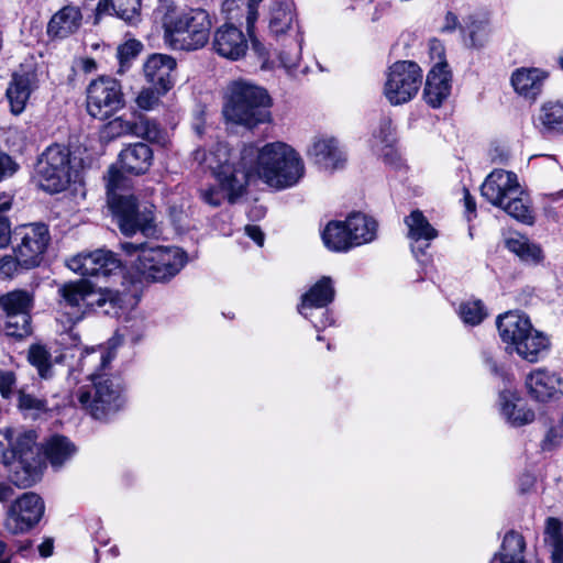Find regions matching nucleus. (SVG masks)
Segmentation results:
<instances>
[{
    "label": "nucleus",
    "mask_w": 563,
    "mask_h": 563,
    "mask_svg": "<svg viewBox=\"0 0 563 563\" xmlns=\"http://www.w3.org/2000/svg\"><path fill=\"white\" fill-rule=\"evenodd\" d=\"M539 121L551 132L563 133V102L549 101L541 107Z\"/></svg>",
    "instance_id": "obj_42"
},
{
    "label": "nucleus",
    "mask_w": 563,
    "mask_h": 563,
    "mask_svg": "<svg viewBox=\"0 0 563 563\" xmlns=\"http://www.w3.org/2000/svg\"><path fill=\"white\" fill-rule=\"evenodd\" d=\"M526 387L531 398L540 402L558 400L563 396L562 377L543 367L536 368L527 375Z\"/></svg>",
    "instance_id": "obj_19"
},
{
    "label": "nucleus",
    "mask_w": 563,
    "mask_h": 563,
    "mask_svg": "<svg viewBox=\"0 0 563 563\" xmlns=\"http://www.w3.org/2000/svg\"><path fill=\"white\" fill-rule=\"evenodd\" d=\"M307 155L319 168L330 172L343 167L346 162L344 146L336 137L327 134L312 139Z\"/></svg>",
    "instance_id": "obj_17"
},
{
    "label": "nucleus",
    "mask_w": 563,
    "mask_h": 563,
    "mask_svg": "<svg viewBox=\"0 0 563 563\" xmlns=\"http://www.w3.org/2000/svg\"><path fill=\"white\" fill-rule=\"evenodd\" d=\"M563 440V417L556 421H552L548 428L543 440L541 441V449L543 451H552L561 445Z\"/></svg>",
    "instance_id": "obj_47"
},
{
    "label": "nucleus",
    "mask_w": 563,
    "mask_h": 563,
    "mask_svg": "<svg viewBox=\"0 0 563 563\" xmlns=\"http://www.w3.org/2000/svg\"><path fill=\"white\" fill-rule=\"evenodd\" d=\"M496 324L501 341L511 350L533 330L529 318L519 311H508L499 316Z\"/></svg>",
    "instance_id": "obj_23"
},
{
    "label": "nucleus",
    "mask_w": 563,
    "mask_h": 563,
    "mask_svg": "<svg viewBox=\"0 0 563 563\" xmlns=\"http://www.w3.org/2000/svg\"><path fill=\"white\" fill-rule=\"evenodd\" d=\"M271 107L272 98L264 88L238 79L228 86L222 113L228 122L254 129L272 120Z\"/></svg>",
    "instance_id": "obj_3"
},
{
    "label": "nucleus",
    "mask_w": 563,
    "mask_h": 563,
    "mask_svg": "<svg viewBox=\"0 0 563 563\" xmlns=\"http://www.w3.org/2000/svg\"><path fill=\"white\" fill-rule=\"evenodd\" d=\"M547 75L538 68H520L511 76L515 90L525 98L534 100L541 92Z\"/></svg>",
    "instance_id": "obj_31"
},
{
    "label": "nucleus",
    "mask_w": 563,
    "mask_h": 563,
    "mask_svg": "<svg viewBox=\"0 0 563 563\" xmlns=\"http://www.w3.org/2000/svg\"><path fill=\"white\" fill-rule=\"evenodd\" d=\"M33 306V296L26 290H12L0 297V307L5 314L30 313Z\"/></svg>",
    "instance_id": "obj_40"
},
{
    "label": "nucleus",
    "mask_w": 563,
    "mask_h": 563,
    "mask_svg": "<svg viewBox=\"0 0 563 563\" xmlns=\"http://www.w3.org/2000/svg\"><path fill=\"white\" fill-rule=\"evenodd\" d=\"M43 514L42 498L34 493H24L9 506L4 525L12 533L25 532L40 521Z\"/></svg>",
    "instance_id": "obj_16"
},
{
    "label": "nucleus",
    "mask_w": 563,
    "mask_h": 563,
    "mask_svg": "<svg viewBox=\"0 0 563 563\" xmlns=\"http://www.w3.org/2000/svg\"><path fill=\"white\" fill-rule=\"evenodd\" d=\"M53 548H54V545H53V541L51 539H47L44 542H42L38 547L41 556L48 558L49 555H52Z\"/></svg>",
    "instance_id": "obj_64"
},
{
    "label": "nucleus",
    "mask_w": 563,
    "mask_h": 563,
    "mask_svg": "<svg viewBox=\"0 0 563 563\" xmlns=\"http://www.w3.org/2000/svg\"><path fill=\"white\" fill-rule=\"evenodd\" d=\"M483 361L485 366L488 368L492 375L500 378L504 383V387L511 386V376L507 373L504 365L499 364L490 352H483Z\"/></svg>",
    "instance_id": "obj_49"
},
{
    "label": "nucleus",
    "mask_w": 563,
    "mask_h": 563,
    "mask_svg": "<svg viewBox=\"0 0 563 563\" xmlns=\"http://www.w3.org/2000/svg\"><path fill=\"white\" fill-rule=\"evenodd\" d=\"M88 113L98 120H107L124 107V95L120 82L111 77H99L87 88Z\"/></svg>",
    "instance_id": "obj_13"
},
{
    "label": "nucleus",
    "mask_w": 563,
    "mask_h": 563,
    "mask_svg": "<svg viewBox=\"0 0 563 563\" xmlns=\"http://www.w3.org/2000/svg\"><path fill=\"white\" fill-rule=\"evenodd\" d=\"M18 266H20V262L18 261L15 255H5L0 258V273L8 277L12 276L15 273Z\"/></svg>",
    "instance_id": "obj_60"
},
{
    "label": "nucleus",
    "mask_w": 563,
    "mask_h": 563,
    "mask_svg": "<svg viewBox=\"0 0 563 563\" xmlns=\"http://www.w3.org/2000/svg\"><path fill=\"white\" fill-rule=\"evenodd\" d=\"M200 198L211 207H219L225 198L229 199V196L228 191L220 185V187L210 186L200 189Z\"/></svg>",
    "instance_id": "obj_50"
},
{
    "label": "nucleus",
    "mask_w": 563,
    "mask_h": 563,
    "mask_svg": "<svg viewBox=\"0 0 563 563\" xmlns=\"http://www.w3.org/2000/svg\"><path fill=\"white\" fill-rule=\"evenodd\" d=\"M422 82V71L418 64L410 60L396 62L389 67L384 95L394 104L410 101Z\"/></svg>",
    "instance_id": "obj_14"
},
{
    "label": "nucleus",
    "mask_w": 563,
    "mask_h": 563,
    "mask_svg": "<svg viewBox=\"0 0 563 563\" xmlns=\"http://www.w3.org/2000/svg\"><path fill=\"white\" fill-rule=\"evenodd\" d=\"M548 347V338L533 329L512 351L523 360L533 363L538 361L540 353L544 352Z\"/></svg>",
    "instance_id": "obj_36"
},
{
    "label": "nucleus",
    "mask_w": 563,
    "mask_h": 563,
    "mask_svg": "<svg viewBox=\"0 0 563 563\" xmlns=\"http://www.w3.org/2000/svg\"><path fill=\"white\" fill-rule=\"evenodd\" d=\"M76 453L75 445L63 435L52 437L45 445V454L53 467L58 468Z\"/></svg>",
    "instance_id": "obj_37"
},
{
    "label": "nucleus",
    "mask_w": 563,
    "mask_h": 563,
    "mask_svg": "<svg viewBox=\"0 0 563 563\" xmlns=\"http://www.w3.org/2000/svg\"><path fill=\"white\" fill-rule=\"evenodd\" d=\"M1 433L10 446L2 460L10 467L11 482L23 488L34 485L41 477L43 466L35 432H16L12 428H4Z\"/></svg>",
    "instance_id": "obj_5"
},
{
    "label": "nucleus",
    "mask_w": 563,
    "mask_h": 563,
    "mask_svg": "<svg viewBox=\"0 0 563 563\" xmlns=\"http://www.w3.org/2000/svg\"><path fill=\"white\" fill-rule=\"evenodd\" d=\"M544 542L551 552L552 563H563V533L559 519L550 517L545 522Z\"/></svg>",
    "instance_id": "obj_39"
},
{
    "label": "nucleus",
    "mask_w": 563,
    "mask_h": 563,
    "mask_svg": "<svg viewBox=\"0 0 563 563\" xmlns=\"http://www.w3.org/2000/svg\"><path fill=\"white\" fill-rule=\"evenodd\" d=\"M499 407L503 417L512 427L529 424L536 417L534 411L521 401L512 386H506L499 391Z\"/></svg>",
    "instance_id": "obj_24"
},
{
    "label": "nucleus",
    "mask_w": 563,
    "mask_h": 563,
    "mask_svg": "<svg viewBox=\"0 0 563 563\" xmlns=\"http://www.w3.org/2000/svg\"><path fill=\"white\" fill-rule=\"evenodd\" d=\"M481 191L487 201L500 207L512 196L521 195L522 188L515 173L495 169L486 177Z\"/></svg>",
    "instance_id": "obj_18"
},
{
    "label": "nucleus",
    "mask_w": 563,
    "mask_h": 563,
    "mask_svg": "<svg viewBox=\"0 0 563 563\" xmlns=\"http://www.w3.org/2000/svg\"><path fill=\"white\" fill-rule=\"evenodd\" d=\"M107 129L112 136L133 135L150 141L159 136L158 125L143 117L132 120L119 117L110 121Z\"/></svg>",
    "instance_id": "obj_26"
},
{
    "label": "nucleus",
    "mask_w": 563,
    "mask_h": 563,
    "mask_svg": "<svg viewBox=\"0 0 563 563\" xmlns=\"http://www.w3.org/2000/svg\"><path fill=\"white\" fill-rule=\"evenodd\" d=\"M57 294L58 308L68 317L69 329L89 311L103 309V312L109 314L119 308L122 301L118 291L96 288L87 279L64 283L58 287Z\"/></svg>",
    "instance_id": "obj_4"
},
{
    "label": "nucleus",
    "mask_w": 563,
    "mask_h": 563,
    "mask_svg": "<svg viewBox=\"0 0 563 563\" xmlns=\"http://www.w3.org/2000/svg\"><path fill=\"white\" fill-rule=\"evenodd\" d=\"M142 48V45L136 40L126 41L120 45L117 51V57L120 63L119 71L123 73L129 66L130 62L137 56Z\"/></svg>",
    "instance_id": "obj_48"
},
{
    "label": "nucleus",
    "mask_w": 563,
    "mask_h": 563,
    "mask_svg": "<svg viewBox=\"0 0 563 563\" xmlns=\"http://www.w3.org/2000/svg\"><path fill=\"white\" fill-rule=\"evenodd\" d=\"M527 542L525 537L516 531L509 530L505 533L499 550L493 555L489 563H527Z\"/></svg>",
    "instance_id": "obj_29"
},
{
    "label": "nucleus",
    "mask_w": 563,
    "mask_h": 563,
    "mask_svg": "<svg viewBox=\"0 0 563 563\" xmlns=\"http://www.w3.org/2000/svg\"><path fill=\"white\" fill-rule=\"evenodd\" d=\"M347 230L354 246L372 242L376 236L377 223L361 212L352 213L346 219Z\"/></svg>",
    "instance_id": "obj_33"
},
{
    "label": "nucleus",
    "mask_w": 563,
    "mask_h": 563,
    "mask_svg": "<svg viewBox=\"0 0 563 563\" xmlns=\"http://www.w3.org/2000/svg\"><path fill=\"white\" fill-rule=\"evenodd\" d=\"M67 265L73 272L91 277H109L121 273L123 267L118 255L104 249L80 253L71 257Z\"/></svg>",
    "instance_id": "obj_15"
},
{
    "label": "nucleus",
    "mask_w": 563,
    "mask_h": 563,
    "mask_svg": "<svg viewBox=\"0 0 563 563\" xmlns=\"http://www.w3.org/2000/svg\"><path fill=\"white\" fill-rule=\"evenodd\" d=\"M460 30L465 44L474 48L484 46L489 34L487 20H479L474 16H468L464 24L460 26Z\"/></svg>",
    "instance_id": "obj_38"
},
{
    "label": "nucleus",
    "mask_w": 563,
    "mask_h": 563,
    "mask_svg": "<svg viewBox=\"0 0 563 563\" xmlns=\"http://www.w3.org/2000/svg\"><path fill=\"white\" fill-rule=\"evenodd\" d=\"M263 0H247L246 26L251 33L255 22L258 19V5Z\"/></svg>",
    "instance_id": "obj_61"
},
{
    "label": "nucleus",
    "mask_w": 563,
    "mask_h": 563,
    "mask_svg": "<svg viewBox=\"0 0 563 563\" xmlns=\"http://www.w3.org/2000/svg\"><path fill=\"white\" fill-rule=\"evenodd\" d=\"M269 34L280 43L278 57L283 67L290 71L301 58L302 35L292 0H276L268 14Z\"/></svg>",
    "instance_id": "obj_8"
},
{
    "label": "nucleus",
    "mask_w": 563,
    "mask_h": 563,
    "mask_svg": "<svg viewBox=\"0 0 563 563\" xmlns=\"http://www.w3.org/2000/svg\"><path fill=\"white\" fill-rule=\"evenodd\" d=\"M82 19L79 7L65 5L52 15L47 24V34L53 38H66L81 27Z\"/></svg>",
    "instance_id": "obj_25"
},
{
    "label": "nucleus",
    "mask_w": 563,
    "mask_h": 563,
    "mask_svg": "<svg viewBox=\"0 0 563 563\" xmlns=\"http://www.w3.org/2000/svg\"><path fill=\"white\" fill-rule=\"evenodd\" d=\"M322 241L333 252H346L354 247L346 220L329 222L322 232Z\"/></svg>",
    "instance_id": "obj_34"
},
{
    "label": "nucleus",
    "mask_w": 563,
    "mask_h": 563,
    "mask_svg": "<svg viewBox=\"0 0 563 563\" xmlns=\"http://www.w3.org/2000/svg\"><path fill=\"white\" fill-rule=\"evenodd\" d=\"M48 227L42 222L22 224L13 230L12 250L20 266L33 268L41 264L49 245Z\"/></svg>",
    "instance_id": "obj_12"
},
{
    "label": "nucleus",
    "mask_w": 563,
    "mask_h": 563,
    "mask_svg": "<svg viewBox=\"0 0 563 563\" xmlns=\"http://www.w3.org/2000/svg\"><path fill=\"white\" fill-rule=\"evenodd\" d=\"M19 169V164L7 153L0 151V181L13 176Z\"/></svg>",
    "instance_id": "obj_54"
},
{
    "label": "nucleus",
    "mask_w": 563,
    "mask_h": 563,
    "mask_svg": "<svg viewBox=\"0 0 563 563\" xmlns=\"http://www.w3.org/2000/svg\"><path fill=\"white\" fill-rule=\"evenodd\" d=\"M13 231L9 219L0 214V249H5L10 243L12 244Z\"/></svg>",
    "instance_id": "obj_58"
},
{
    "label": "nucleus",
    "mask_w": 563,
    "mask_h": 563,
    "mask_svg": "<svg viewBox=\"0 0 563 563\" xmlns=\"http://www.w3.org/2000/svg\"><path fill=\"white\" fill-rule=\"evenodd\" d=\"M35 173L43 190L53 194L66 189L75 173L69 148L60 144L48 146L38 157Z\"/></svg>",
    "instance_id": "obj_11"
},
{
    "label": "nucleus",
    "mask_w": 563,
    "mask_h": 563,
    "mask_svg": "<svg viewBox=\"0 0 563 563\" xmlns=\"http://www.w3.org/2000/svg\"><path fill=\"white\" fill-rule=\"evenodd\" d=\"M335 296L332 279L328 276L321 277L301 297L298 311L306 319L311 318L313 309H321L330 305Z\"/></svg>",
    "instance_id": "obj_27"
},
{
    "label": "nucleus",
    "mask_w": 563,
    "mask_h": 563,
    "mask_svg": "<svg viewBox=\"0 0 563 563\" xmlns=\"http://www.w3.org/2000/svg\"><path fill=\"white\" fill-rule=\"evenodd\" d=\"M33 79L34 76L32 74L13 75L7 89V97L11 106V111L14 114H19L24 110L33 90Z\"/></svg>",
    "instance_id": "obj_32"
},
{
    "label": "nucleus",
    "mask_w": 563,
    "mask_h": 563,
    "mask_svg": "<svg viewBox=\"0 0 563 563\" xmlns=\"http://www.w3.org/2000/svg\"><path fill=\"white\" fill-rule=\"evenodd\" d=\"M167 213L175 227L183 228L187 218L186 203L183 200L169 202Z\"/></svg>",
    "instance_id": "obj_51"
},
{
    "label": "nucleus",
    "mask_w": 563,
    "mask_h": 563,
    "mask_svg": "<svg viewBox=\"0 0 563 563\" xmlns=\"http://www.w3.org/2000/svg\"><path fill=\"white\" fill-rule=\"evenodd\" d=\"M141 0H100L97 15L111 11L120 19L133 22L140 16Z\"/></svg>",
    "instance_id": "obj_35"
},
{
    "label": "nucleus",
    "mask_w": 563,
    "mask_h": 563,
    "mask_svg": "<svg viewBox=\"0 0 563 563\" xmlns=\"http://www.w3.org/2000/svg\"><path fill=\"white\" fill-rule=\"evenodd\" d=\"M499 208L522 223L531 224L533 222L529 198L523 191L521 195H516L509 198L505 205Z\"/></svg>",
    "instance_id": "obj_43"
},
{
    "label": "nucleus",
    "mask_w": 563,
    "mask_h": 563,
    "mask_svg": "<svg viewBox=\"0 0 563 563\" xmlns=\"http://www.w3.org/2000/svg\"><path fill=\"white\" fill-rule=\"evenodd\" d=\"M121 249L131 266L145 279L165 283L175 277L187 263L186 253L176 246H162L152 241L123 242Z\"/></svg>",
    "instance_id": "obj_2"
},
{
    "label": "nucleus",
    "mask_w": 563,
    "mask_h": 563,
    "mask_svg": "<svg viewBox=\"0 0 563 563\" xmlns=\"http://www.w3.org/2000/svg\"><path fill=\"white\" fill-rule=\"evenodd\" d=\"M27 361L36 368L43 379H49L54 375L53 360L49 350L43 344H32L27 350Z\"/></svg>",
    "instance_id": "obj_41"
},
{
    "label": "nucleus",
    "mask_w": 563,
    "mask_h": 563,
    "mask_svg": "<svg viewBox=\"0 0 563 563\" xmlns=\"http://www.w3.org/2000/svg\"><path fill=\"white\" fill-rule=\"evenodd\" d=\"M245 233L249 238H251L258 246H263L265 235L260 227L249 224L245 227Z\"/></svg>",
    "instance_id": "obj_62"
},
{
    "label": "nucleus",
    "mask_w": 563,
    "mask_h": 563,
    "mask_svg": "<svg viewBox=\"0 0 563 563\" xmlns=\"http://www.w3.org/2000/svg\"><path fill=\"white\" fill-rule=\"evenodd\" d=\"M212 47L220 56L238 60L245 55L249 46L240 27L232 23H224L214 31Z\"/></svg>",
    "instance_id": "obj_20"
},
{
    "label": "nucleus",
    "mask_w": 563,
    "mask_h": 563,
    "mask_svg": "<svg viewBox=\"0 0 563 563\" xmlns=\"http://www.w3.org/2000/svg\"><path fill=\"white\" fill-rule=\"evenodd\" d=\"M241 158L245 165L249 164L250 177L257 175L277 189L295 186L305 175L300 154L280 141L267 143L261 148L253 144L244 145Z\"/></svg>",
    "instance_id": "obj_1"
},
{
    "label": "nucleus",
    "mask_w": 563,
    "mask_h": 563,
    "mask_svg": "<svg viewBox=\"0 0 563 563\" xmlns=\"http://www.w3.org/2000/svg\"><path fill=\"white\" fill-rule=\"evenodd\" d=\"M123 174L119 169L111 167L108 172L107 181L108 205L117 218L120 231L125 236H132L137 231L146 236L154 234L155 227L153 224L152 206H144L141 210L133 195L119 192L123 187Z\"/></svg>",
    "instance_id": "obj_6"
},
{
    "label": "nucleus",
    "mask_w": 563,
    "mask_h": 563,
    "mask_svg": "<svg viewBox=\"0 0 563 563\" xmlns=\"http://www.w3.org/2000/svg\"><path fill=\"white\" fill-rule=\"evenodd\" d=\"M18 408L25 416L32 418L38 417L41 413L46 412L48 409L46 399L27 393L25 388H21L18 391Z\"/></svg>",
    "instance_id": "obj_44"
},
{
    "label": "nucleus",
    "mask_w": 563,
    "mask_h": 563,
    "mask_svg": "<svg viewBox=\"0 0 563 563\" xmlns=\"http://www.w3.org/2000/svg\"><path fill=\"white\" fill-rule=\"evenodd\" d=\"M457 26H461L459 24V19L453 12H448L444 16V22L441 26L442 32H453L456 30Z\"/></svg>",
    "instance_id": "obj_63"
},
{
    "label": "nucleus",
    "mask_w": 563,
    "mask_h": 563,
    "mask_svg": "<svg viewBox=\"0 0 563 563\" xmlns=\"http://www.w3.org/2000/svg\"><path fill=\"white\" fill-rule=\"evenodd\" d=\"M393 124L389 118H383L379 121L378 132L375 133V137L379 139L382 143L389 145L393 142Z\"/></svg>",
    "instance_id": "obj_55"
},
{
    "label": "nucleus",
    "mask_w": 563,
    "mask_h": 563,
    "mask_svg": "<svg viewBox=\"0 0 563 563\" xmlns=\"http://www.w3.org/2000/svg\"><path fill=\"white\" fill-rule=\"evenodd\" d=\"M15 374L11 371L0 369V393L4 398H8L15 384Z\"/></svg>",
    "instance_id": "obj_56"
},
{
    "label": "nucleus",
    "mask_w": 563,
    "mask_h": 563,
    "mask_svg": "<svg viewBox=\"0 0 563 563\" xmlns=\"http://www.w3.org/2000/svg\"><path fill=\"white\" fill-rule=\"evenodd\" d=\"M451 92V73L445 62L437 63L427 76L423 90L426 102L432 108H439Z\"/></svg>",
    "instance_id": "obj_22"
},
{
    "label": "nucleus",
    "mask_w": 563,
    "mask_h": 563,
    "mask_svg": "<svg viewBox=\"0 0 563 563\" xmlns=\"http://www.w3.org/2000/svg\"><path fill=\"white\" fill-rule=\"evenodd\" d=\"M211 27L208 11L192 8L165 22L164 40L173 49L196 51L208 43Z\"/></svg>",
    "instance_id": "obj_9"
},
{
    "label": "nucleus",
    "mask_w": 563,
    "mask_h": 563,
    "mask_svg": "<svg viewBox=\"0 0 563 563\" xmlns=\"http://www.w3.org/2000/svg\"><path fill=\"white\" fill-rule=\"evenodd\" d=\"M119 158L123 170L140 175L151 167L153 152L147 144L135 143L122 150Z\"/></svg>",
    "instance_id": "obj_30"
},
{
    "label": "nucleus",
    "mask_w": 563,
    "mask_h": 563,
    "mask_svg": "<svg viewBox=\"0 0 563 563\" xmlns=\"http://www.w3.org/2000/svg\"><path fill=\"white\" fill-rule=\"evenodd\" d=\"M405 224L408 228V238L415 243H422L423 246L411 245L412 252L417 255V251L423 252L429 247L430 242L438 236V231L432 227L429 220L420 210H413L405 218Z\"/></svg>",
    "instance_id": "obj_28"
},
{
    "label": "nucleus",
    "mask_w": 563,
    "mask_h": 563,
    "mask_svg": "<svg viewBox=\"0 0 563 563\" xmlns=\"http://www.w3.org/2000/svg\"><path fill=\"white\" fill-rule=\"evenodd\" d=\"M162 93L154 87L153 89H143L136 98V103L143 110H152L158 104L159 95Z\"/></svg>",
    "instance_id": "obj_52"
},
{
    "label": "nucleus",
    "mask_w": 563,
    "mask_h": 563,
    "mask_svg": "<svg viewBox=\"0 0 563 563\" xmlns=\"http://www.w3.org/2000/svg\"><path fill=\"white\" fill-rule=\"evenodd\" d=\"M5 334L14 338H25L31 334V314L30 313H10L5 314Z\"/></svg>",
    "instance_id": "obj_45"
},
{
    "label": "nucleus",
    "mask_w": 563,
    "mask_h": 563,
    "mask_svg": "<svg viewBox=\"0 0 563 563\" xmlns=\"http://www.w3.org/2000/svg\"><path fill=\"white\" fill-rule=\"evenodd\" d=\"M111 354L104 350L92 351L82 358V366L98 364L99 368L106 367L111 362Z\"/></svg>",
    "instance_id": "obj_53"
},
{
    "label": "nucleus",
    "mask_w": 563,
    "mask_h": 563,
    "mask_svg": "<svg viewBox=\"0 0 563 563\" xmlns=\"http://www.w3.org/2000/svg\"><path fill=\"white\" fill-rule=\"evenodd\" d=\"M91 384L78 389L80 406L95 419L103 420L124 405L123 388L118 379L97 372L89 374Z\"/></svg>",
    "instance_id": "obj_10"
},
{
    "label": "nucleus",
    "mask_w": 563,
    "mask_h": 563,
    "mask_svg": "<svg viewBox=\"0 0 563 563\" xmlns=\"http://www.w3.org/2000/svg\"><path fill=\"white\" fill-rule=\"evenodd\" d=\"M176 59L165 54H153L144 64L146 80L158 91H168L175 80Z\"/></svg>",
    "instance_id": "obj_21"
},
{
    "label": "nucleus",
    "mask_w": 563,
    "mask_h": 563,
    "mask_svg": "<svg viewBox=\"0 0 563 563\" xmlns=\"http://www.w3.org/2000/svg\"><path fill=\"white\" fill-rule=\"evenodd\" d=\"M459 314L464 323L477 325L487 313L481 300H471L460 305Z\"/></svg>",
    "instance_id": "obj_46"
},
{
    "label": "nucleus",
    "mask_w": 563,
    "mask_h": 563,
    "mask_svg": "<svg viewBox=\"0 0 563 563\" xmlns=\"http://www.w3.org/2000/svg\"><path fill=\"white\" fill-rule=\"evenodd\" d=\"M520 260L530 264H539L543 260V253L539 245L531 243L520 256Z\"/></svg>",
    "instance_id": "obj_57"
},
{
    "label": "nucleus",
    "mask_w": 563,
    "mask_h": 563,
    "mask_svg": "<svg viewBox=\"0 0 563 563\" xmlns=\"http://www.w3.org/2000/svg\"><path fill=\"white\" fill-rule=\"evenodd\" d=\"M530 244L531 243L528 241V239L523 236L510 238L506 240L507 249L519 257L526 250V246H529Z\"/></svg>",
    "instance_id": "obj_59"
},
{
    "label": "nucleus",
    "mask_w": 563,
    "mask_h": 563,
    "mask_svg": "<svg viewBox=\"0 0 563 563\" xmlns=\"http://www.w3.org/2000/svg\"><path fill=\"white\" fill-rule=\"evenodd\" d=\"M194 159L211 172L228 191L231 203L243 195L250 178L249 164L245 165L241 156L236 163L227 143L217 142L207 150L198 148L194 152Z\"/></svg>",
    "instance_id": "obj_7"
}]
</instances>
